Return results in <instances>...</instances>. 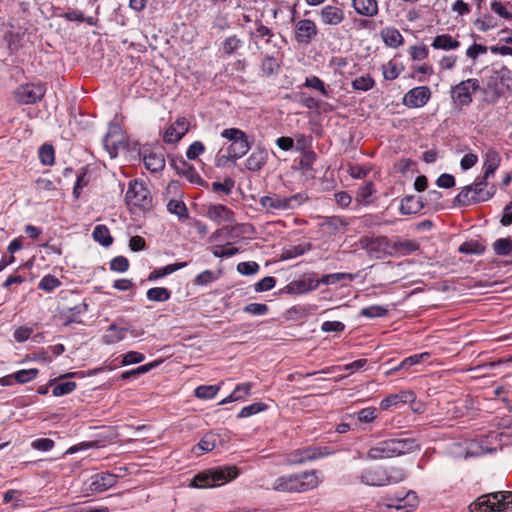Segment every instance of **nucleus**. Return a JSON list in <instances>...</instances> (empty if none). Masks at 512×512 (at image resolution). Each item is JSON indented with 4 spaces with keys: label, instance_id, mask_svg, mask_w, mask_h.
Wrapping results in <instances>:
<instances>
[{
    "label": "nucleus",
    "instance_id": "57",
    "mask_svg": "<svg viewBox=\"0 0 512 512\" xmlns=\"http://www.w3.org/2000/svg\"><path fill=\"white\" fill-rule=\"evenodd\" d=\"M39 159L44 165H52L54 163V148L52 145L44 144L39 149Z\"/></svg>",
    "mask_w": 512,
    "mask_h": 512
},
{
    "label": "nucleus",
    "instance_id": "31",
    "mask_svg": "<svg viewBox=\"0 0 512 512\" xmlns=\"http://www.w3.org/2000/svg\"><path fill=\"white\" fill-rule=\"evenodd\" d=\"M419 249V245L414 240H397L392 243V253H398L400 255H409Z\"/></svg>",
    "mask_w": 512,
    "mask_h": 512
},
{
    "label": "nucleus",
    "instance_id": "5",
    "mask_svg": "<svg viewBox=\"0 0 512 512\" xmlns=\"http://www.w3.org/2000/svg\"><path fill=\"white\" fill-rule=\"evenodd\" d=\"M470 512H507L512 510V492L499 491L478 497L469 505Z\"/></svg>",
    "mask_w": 512,
    "mask_h": 512
},
{
    "label": "nucleus",
    "instance_id": "53",
    "mask_svg": "<svg viewBox=\"0 0 512 512\" xmlns=\"http://www.w3.org/2000/svg\"><path fill=\"white\" fill-rule=\"evenodd\" d=\"M76 386L77 384L74 381L59 382L53 386L52 392L54 396L59 397L71 393L75 390Z\"/></svg>",
    "mask_w": 512,
    "mask_h": 512
},
{
    "label": "nucleus",
    "instance_id": "56",
    "mask_svg": "<svg viewBox=\"0 0 512 512\" xmlns=\"http://www.w3.org/2000/svg\"><path fill=\"white\" fill-rule=\"evenodd\" d=\"M303 86L313 88L324 96L329 94L325 83L317 76L307 77Z\"/></svg>",
    "mask_w": 512,
    "mask_h": 512
},
{
    "label": "nucleus",
    "instance_id": "29",
    "mask_svg": "<svg viewBox=\"0 0 512 512\" xmlns=\"http://www.w3.org/2000/svg\"><path fill=\"white\" fill-rule=\"evenodd\" d=\"M432 47L442 50H455L460 47V42L449 34H441L433 39Z\"/></svg>",
    "mask_w": 512,
    "mask_h": 512
},
{
    "label": "nucleus",
    "instance_id": "43",
    "mask_svg": "<svg viewBox=\"0 0 512 512\" xmlns=\"http://www.w3.org/2000/svg\"><path fill=\"white\" fill-rule=\"evenodd\" d=\"M493 250L498 256H507L512 253V239L499 238L493 243Z\"/></svg>",
    "mask_w": 512,
    "mask_h": 512
},
{
    "label": "nucleus",
    "instance_id": "23",
    "mask_svg": "<svg viewBox=\"0 0 512 512\" xmlns=\"http://www.w3.org/2000/svg\"><path fill=\"white\" fill-rule=\"evenodd\" d=\"M268 152L264 147H257L246 159L245 167L249 171L257 172L267 163Z\"/></svg>",
    "mask_w": 512,
    "mask_h": 512
},
{
    "label": "nucleus",
    "instance_id": "39",
    "mask_svg": "<svg viewBox=\"0 0 512 512\" xmlns=\"http://www.w3.org/2000/svg\"><path fill=\"white\" fill-rule=\"evenodd\" d=\"M147 298L154 302H165L170 299L171 291L165 287H154L147 291Z\"/></svg>",
    "mask_w": 512,
    "mask_h": 512
},
{
    "label": "nucleus",
    "instance_id": "11",
    "mask_svg": "<svg viewBox=\"0 0 512 512\" xmlns=\"http://www.w3.org/2000/svg\"><path fill=\"white\" fill-rule=\"evenodd\" d=\"M333 451L327 446H309L292 451L287 457L289 465H299L329 456Z\"/></svg>",
    "mask_w": 512,
    "mask_h": 512
},
{
    "label": "nucleus",
    "instance_id": "58",
    "mask_svg": "<svg viewBox=\"0 0 512 512\" xmlns=\"http://www.w3.org/2000/svg\"><path fill=\"white\" fill-rule=\"evenodd\" d=\"M63 17L68 21L86 22L89 25L94 24L93 17L86 18L81 11L76 9L67 11L66 13H64Z\"/></svg>",
    "mask_w": 512,
    "mask_h": 512
},
{
    "label": "nucleus",
    "instance_id": "49",
    "mask_svg": "<svg viewBox=\"0 0 512 512\" xmlns=\"http://www.w3.org/2000/svg\"><path fill=\"white\" fill-rule=\"evenodd\" d=\"M388 313V310L380 305H372L361 309L360 315L366 318H379L384 317Z\"/></svg>",
    "mask_w": 512,
    "mask_h": 512
},
{
    "label": "nucleus",
    "instance_id": "7",
    "mask_svg": "<svg viewBox=\"0 0 512 512\" xmlns=\"http://www.w3.org/2000/svg\"><path fill=\"white\" fill-rule=\"evenodd\" d=\"M221 136L231 144L227 148V159L236 161L242 158L249 151L251 144L246 133L238 128H227L221 132Z\"/></svg>",
    "mask_w": 512,
    "mask_h": 512
},
{
    "label": "nucleus",
    "instance_id": "60",
    "mask_svg": "<svg viewBox=\"0 0 512 512\" xmlns=\"http://www.w3.org/2000/svg\"><path fill=\"white\" fill-rule=\"evenodd\" d=\"M128 268H129V261L124 256L114 257L110 261V270H112L114 272L123 273V272H126L128 270Z\"/></svg>",
    "mask_w": 512,
    "mask_h": 512
},
{
    "label": "nucleus",
    "instance_id": "52",
    "mask_svg": "<svg viewBox=\"0 0 512 512\" xmlns=\"http://www.w3.org/2000/svg\"><path fill=\"white\" fill-rule=\"evenodd\" d=\"M351 84L355 90L368 91L373 88L375 82L372 77L365 75L355 78Z\"/></svg>",
    "mask_w": 512,
    "mask_h": 512
},
{
    "label": "nucleus",
    "instance_id": "19",
    "mask_svg": "<svg viewBox=\"0 0 512 512\" xmlns=\"http://www.w3.org/2000/svg\"><path fill=\"white\" fill-rule=\"evenodd\" d=\"M206 216L218 225L224 222L230 223L235 221L234 212L223 204L209 205Z\"/></svg>",
    "mask_w": 512,
    "mask_h": 512
},
{
    "label": "nucleus",
    "instance_id": "48",
    "mask_svg": "<svg viewBox=\"0 0 512 512\" xmlns=\"http://www.w3.org/2000/svg\"><path fill=\"white\" fill-rule=\"evenodd\" d=\"M218 440V435L211 432L206 433L198 443V447L204 452L212 451L217 446Z\"/></svg>",
    "mask_w": 512,
    "mask_h": 512
},
{
    "label": "nucleus",
    "instance_id": "35",
    "mask_svg": "<svg viewBox=\"0 0 512 512\" xmlns=\"http://www.w3.org/2000/svg\"><path fill=\"white\" fill-rule=\"evenodd\" d=\"M375 193V187L372 182H366L361 185L356 192V200L360 204L367 205L371 202V196Z\"/></svg>",
    "mask_w": 512,
    "mask_h": 512
},
{
    "label": "nucleus",
    "instance_id": "25",
    "mask_svg": "<svg viewBox=\"0 0 512 512\" xmlns=\"http://www.w3.org/2000/svg\"><path fill=\"white\" fill-rule=\"evenodd\" d=\"M397 504H389V507H395L398 510H405V512H410L418 505V497L414 491H408L404 496H398Z\"/></svg>",
    "mask_w": 512,
    "mask_h": 512
},
{
    "label": "nucleus",
    "instance_id": "27",
    "mask_svg": "<svg viewBox=\"0 0 512 512\" xmlns=\"http://www.w3.org/2000/svg\"><path fill=\"white\" fill-rule=\"evenodd\" d=\"M352 5L355 11L363 16L371 17L378 12L376 0H353Z\"/></svg>",
    "mask_w": 512,
    "mask_h": 512
},
{
    "label": "nucleus",
    "instance_id": "22",
    "mask_svg": "<svg viewBox=\"0 0 512 512\" xmlns=\"http://www.w3.org/2000/svg\"><path fill=\"white\" fill-rule=\"evenodd\" d=\"M321 22L325 25L337 26L345 19L344 11L336 6L327 5L319 11Z\"/></svg>",
    "mask_w": 512,
    "mask_h": 512
},
{
    "label": "nucleus",
    "instance_id": "2",
    "mask_svg": "<svg viewBox=\"0 0 512 512\" xmlns=\"http://www.w3.org/2000/svg\"><path fill=\"white\" fill-rule=\"evenodd\" d=\"M356 478L361 484L381 487L404 481L407 478V472L399 466H370L359 471Z\"/></svg>",
    "mask_w": 512,
    "mask_h": 512
},
{
    "label": "nucleus",
    "instance_id": "9",
    "mask_svg": "<svg viewBox=\"0 0 512 512\" xmlns=\"http://www.w3.org/2000/svg\"><path fill=\"white\" fill-rule=\"evenodd\" d=\"M304 201L305 197L300 193L288 197L272 194L262 196L259 200V203L263 209L274 212L295 209L299 207Z\"/></svg>",
    "mask_w": 512,
    "mask_h": 512
},
{
    "label": "nucleus",
    "instance_id": "62",
    "mask_svg": "<svg viewBox=\"0 0 512 512\" xmlns=\"http://www.w3.org/2000/svg\"><path fill=\"white\" fill-rule=\"evenodd\" d=\"M243 311L251 315L261 316L266 315L269 311V308L266 304L250 303L243 308Z\"/></svg>",
    "mask_w": 512,
    "mask_h": 512
},
{
    "label": "nucleus",
    "instance_id": "37",
    "mask_svg": "<svg viewBox=\"0 0 512 512\" xmlns=\"http://www.w3.org/2000/svg\"><path fill=\"white\" fill-rule=\"evenodd\" d=\"M355 277H356V275H354L352 273L338 272V273H331V274L323 275L320 279L318 278V281H319V284L331 285V284L341 282L343 280L352 281L355 279Z\"/></svg>",
    "mask_w": 512,
    "mask_h": 512
},
{
    "label": "nucleus",
    "instance_id": "51",
    "mask_svg": "<svg viewBox=\"0 0 512 512\" xmlns=\"http://www.w3.org/2000/svg\"><path fill=\"white\" fill-rule=\"evenodd\" d=\"M310 248H311L310 244H299V245L292 246L283 251L282 258L283 259L296 258L298 256L303 255L305 252L309 251Z\"/></svg>",
    "mask_w": 512,
    "mask_h": 512
},
{
    "label": "nucleus",
    "instance_id": "18",
    "mask_svg": "<svg viewBox=\"0 0 512 512\" xmlns=\"http://www.w3.org/2000/svg\"><path fill=\"white\" fill-rule=\"evenodd\" d=\"M190 123L184 118H178L165 131L163 140L166 143H176L189 131Z\"/></svg>",
    "mask_w": 512,
    "mask_h": 512
},
{
    "label": "nucleus",
    "instance_id": "21",
    "mask_svg": "<svg viewBox=\"0 0 512 512\" xmlns=\"http://www.w3.org/2000/svg\"><path fill=\"white\" fill-rule=\"evenodd\" d=\"M501 163L500 154L493 148H489L484 154L483 162V176L480 178L487 182V180L494 176L496 170Z\"/></svg>",
    "mask_w": 512,
    "mask_h": 512
},
{
    "label": "nucleus",
    "instance_id": "10",
    "mask_svg": "<svg viewBox=\"0 0 512 512\" xmlns=\"http://www.w3.org/2000/svg\"><path fill=\"white\" fill-rule=\"evenodd\" d=\"M46 93V84L37 81L19 85L13 92L15 101L20 105H33L40 102Z\"/></svg>",
    "mask_w": 512,
    "mask_h": 512
},
{
    "label": "nucleus",
    "instance_id": "24",
    "mask_svg": "<svg viewBox=\"0 0 512 512\" xmlns=\"http://www.w3.org/2000/svg\"><path fill=\"white\" fill-rule=\"evenodd\" d=\"M143 162L147 170L157 173L165 168V157L161 152H150L143 155Z\"/></svg>",
    "mask_w": 512,
    "mask_h": 512
},
{
    "label": "nucleus",
    "instance_id": "40",
    "mask_svg": "<svg viewBox=\"0 0 512 512\" xmlns=\"http://www.w3.org/2000/svg\"><path fill=\"white\" fill-rule=\"evenodd\" d=\"M181 167L176 166V169L179 174H182L185 176L191 183H201L202 178L200 175L196 172L195 168L191 165H189L185 161L180 162Z\"/></svg>",
    "mask_w": 512,
    "mask_h": 512
},
{
    "label": "nucleus",
    "instance_id": "64",
    "mask_svg": "<svg viewBox=\"0 0 512 512\" xmlns=\"http://www.w3.org/2000/svg\"><path fill=\"white\" fill-rule=\"evenodd\" d=\"M276 279L272 276H266L254 285L256 292L269 291L275 287Z\"/></svg>",
    "mask_w": 512,
    "mask_h": 512
},
{
    "label": "nucleus",
    "instance_id": "30",
    "mask_svg": "<svg viewBox=\"0 0 512 512\" xmlns=\"http://www.w3.org/2000/svg\"><path fill=\"white\" fill-rule=\"evenodd\" d=\"M127 328L118 327L115 324H111L106 333L103 335V342L106 344H115L122 341L125 338Z\"/></svg>",
    "mask_w": 512,
    "mask_h": 512
},
{
    "label": "nucleus",
    "instance_id": "16",
    "mask_svg": "<svg viewBox=\"0 0 512 512\" xmlns=\"http://www.w3.org/2000/svg\"><path fill=\"white\" fill-rule=\"evenodd\" d=\"M431 97L428 86H418L410 89L403 97V104L408 108H420L426 105Z\"/></svg>",
    "mask_w": 512,
    "mask_h": 512
},
{
    "label": "nucleus",
    "instance_id": "46",
    "mask_svg": "<svg viewBox=\"0 0 512 512\" xmlns=\"http://www.w3.org/2000/svg\"><path fill=\"white\" fill-rule=\"evenodd\" d=\"M218 385H201L195 389V396L199 399H212L219 391Z\"/></svg>",
    "mask_w": 512,
    "mask_h": 512
},
{
    "label": "nucleus",
    "instance_id": "14",
    "mask_svg": "<svg viewBox=\"0 0 512 512\" xmlns=\"http://www.w3.org/2000/svg\"><path fill=\"white\" fill-rule=\"evenodd\" d=\"M319 281L315 272L305 273L298 279H295L288 283L285 287L286 293L290 295L305 294L310 291L317 289Z\"/></svg>",
    "mask_w": 512,
    "mask_h": 512
},
{
    "label": "nucleus",
    "instance_id": "61",
    "mask_svg": "<svg viewBox=\"0 0 512 512\" xmlns=\"http://www.w3.org/2000/svg\"><path fill=\"white\" fill-rule=\"evenodd\" d=\"M376 416L377 409L375 407L363 408L357 413V419L362 423H371Z\"/></svg>",
    "mask_w": 512,
    "mask_h": 512
},
{
    "label": "nucleus",
    "instance_id": "44",
    "mask_svg": "<svg viewBox=\"0 0 512 512\" xmlns=\"http://www.w3.org/2000/svg\"><path fill=\"white\" fill-rule=\"evenodd\" d=\"M88 309V305L84 302H81L74 307H71L68 309L67 314H65L66 317V323L71 322H80V315L82 313H85Z\"/></svg>",
    "mask_w": 512,
    "mask_h": 512
},
{
    "label": "nucleus",
    "instance_id": "41",
    "mask_svg": "<svg viewBox=\"0 0 512 512\" xmlns=\"http://www.w3.org/2000/svg\"><path fill=\"white\" fill-rule=\"evenodd\" d=\"M250 38H266V42L270 43L271 38L274 36L273 31L265 26L261 20L255 21V31L249 32Z\"/></svg>",
    "mask_w": 512,
    "mask_h": 512
},
{
    "label": "nucleus",
    "instance_id": "54",
    "mask_svg": "<svg viewBox=\"0 0 512 512\" xmlns=\"http://www.w3.org/2000/svg\"><path fill=\"white\" fill-rule=\"evenodd\" d=\"M279 69L277 60L270 55H266L261 63V70L266 76L273 75Z\"/></svg>",
    "mask_w": 512,
    "mask_h": 512
},
{
    "label": "nucleus",
    "instance_id": "45",
    "mask_svg": "<svg viewBox=\"0 0 512 512\" xmlns=\"http://www.w3.org/2000/svg\"><path fill=\"white\" fill-rule=\"evenodd\" d=\"M268 408V406L263 402H255L251 405L243 407L238 413V418H247L257 413L263 412Z\"/></svg>",
    "mask_w": 512,
    "mask_h": 512
},
{
    "label": "nucleus",
    "instance_id": "63",
    "mask_svg": "<svg viewBox=\"0 0 512 512\" xmlns=\"http://www.w3.org/2000/svg\"><path fill=\"white\" fill-rule=\"evenodd\" d=\"M205 151V146L201 141H194L186 151V157L189 160H195Z\"/></svg>",
    "mask_w": 512,
    "mask_h": 512
},
{
    "label": "nucleus",
    "instance_id": "12",
    "mask_svg": "<svg viewBox=\"0 0 512 512\" xmlns=\"http://www.w3.org/2000/svg\"><path fill=\"white\" fill-rule=\"evenodd\" d=\"M3 4L8 16L7 25L10 28H15L30 16L31 4L28 1L5 0Z\"/></svg>",
    "mask_w": 512,
    "mask_h": 512
},
{
    "label": "nucleus",
    "instance_id": "4",
    "mask_svg": "<svg viewBox=\"0 0 512 512\" xmlns=\"http://www.w3.org/2000/svg\"><path fill=\"white\" fill-rule=\"evenodd\" d=\"M238 475L239 469L236 466H219L195 475L191 486L197 488L216 487L236 479Z\"/></svg>",
    "mask_w": 512,
    "mask_h": 512
},
{
    "label": "nucleus",
    "instance_id": "13",
    "mask_svg": "<svg viewBox=\"0 0 512 512\" xmlns=\"http://www.w3.org/2000/svg\"><path fill=\"white\" fill-rule=\"evenodd\" d=\"M478 89L479 81L470 78L452 87L451 98L458 107L468 106L472 103V93Z\"/></svg>",
    "mask_w": 512,
    "mask_h": 512
},
{
    "label": "nucleus",
    "instance_id": "42",
    "mask_svg": "<svg viewBox=\"0 0 512 512\" xmlns=\"http://www.w3.org/2000/svg\"><path fill=\"white\" fill-rule=\"evenodd\" d=\"M167 210L171 214H175L179 219L188 218V210L185 203L181 200L171 199L167 204Z\"/></svg>",
    "mask_w": 512,
    "mask_h": 512
},
{
    "label": "nucleus",
    "instance_id": "33",
    "mask_svg": "<svg viewBox=\"0 0 512 512\" xmlns=\"http://www.w3.org/2000/svg\"><path fill=\"white\" fill-rule=\"evenodd\" d=\"M421 201L415 199L414 196H406L402 199L400 204V212L403 215L416 214L422 209Z\"/></svg>",
    "mask_w": 512,
    "mask_h": 512
},
{
    "label": "nucleus",
    "instance_id": "32",
    "mask_svg": "<svg viewBox=\"0 0 512 512\" xmlns=\"http://www.w3.org/2000/svg\"><path fill=\"white\" fill-rule=\"evenodd\" d=\"M186 266H187L186 262H179V263H173V264H169L164 267L155 269L149 274L148 280L155 281L159 278L165 277V276H167L179 269H182Z\"/></svg>",
    "mask_w": 512,
    "mask_h": 512
},
{
    "label": "nucleus",
    "instance_id": "15",
    "mask_svg": "<svg viewBox=\"0 0 512 512\" xmlns=\"http://www.w3.org/2000/svg\"><path fill=\"white\" fill-rule=\"evenodd\" d=\"M364 247L369 256L376 259H381L392 254V243L387 236H378L376 238L366 240Z\"/></svg>",
    "mask_w": 512,
    "mask_h": 512
},
{
    "label": "nucleus",
    "instance_id": "36",
    "mask_svg": "<svg viewBox=\"0 0 512 512\" xmlns=\"http://www.w3.org/2000/svg\"><path fill=\"white\" fill-rule=\"evenodd\" d=\"M458 251L467 255H481L485 251V246L477 240H470L463 242Z\"/></svg>",
    "mask_w": 512,
    "mask_h": 512
},
{
    "label": "nucleus",
    "instance_id": "28",
    "mask_svg": "<svg viewBox=\"0 0 512 512\" xmlns=\"http://www.w3.org/2000/svg\"><path fill=\"white\" fill-rule=\"evenodd\" d=\"M380 35L384 43L389 47L397 48L403 44V36L396 28H384L381 30Z\"/></svg>",
    "mask_w": 512,
    "mask_h": 512
},
{
    "label": "nucleus",
    "instance_id": "8",
    "mask_svg": "<svg viewBox=\"0 0 512 512\" xmlns=\"http://www.w3.org/2000/svg\"><path fill=\"white\" fill-rule=\"evenodd\" d=\"M125 201L130 209L134 208L140 211H147L152 208L150 191L143 182L137 180L130 182L125 195Z\"/></svg>",
    "mask_w": 512,
    "mask_h": 512
},
{
    "label": "nucleus",
    "instance_id": "17",
    "mask_svg": "<svg viewBox=\"0 0 512 512\" xmlns=\"http://www.w3.org/2000/svg\"><path fill=\"white\" fill-rule=\"evenodd\" d=\"M318 29L314 21L302 19L295 24V40L299 44L308 45L317 36Z\"/></svg>",
    "mask_w": 512,
    "mask_h": 512
},
{
    "label": "nucleus",
    "instance_id": "20",
    "mask_svg": "<svg viewBox=\"0 0 512 512\" xmlns=\"http://www.w3.org/2000/svg\"><path fill=\"white\" fill-rule=\"evenodd\" d=\"M90 489L95 492H103L113 487L118 476L109 472H100L91 477Z\"/></svg>",
    "mask_w": 512,
    "mask_h": 512
},
{
    "label": "nucleus",
    "instance_id": "47",
    "mask_svg": "<svg viewBox=\"0 0 512 512\" xmlns=\"http://www.w3.org/2000/svg\"><path fill=\"white\" fill-rule=\"evenodd\" d=\"M37 375H38V370L35 368L22 369V370H19V371H16L13 373L15 382H17L19 384L28 383V382L32 381L33 379H35L37 377Z\"/></svg>",
    "mask_w": 512,
    "mask_h": 512
},
{
    "label": "nucleus",
    "instance_id": "34",
    "mask_svg": "<svg viewBox=\"0 0 512 512\" xmlns=\"http://www.w3.org/2000/svg\"><path fill=\"white\" fill-rule=\"evenodd\" d=\"M92 235L94 240L104 247L110 246L113 242L110 231L105 225H97L94 228Z\"/></svg>",
    "mask_w": 512,
    "mask_h": 512
},
{
    "label": "nucleus",
    "instance_id": "50",
    "mask_svg": "<svg viewBox=\"0 0 512 512\" xmlns=\"http://www.w3.org/2000/svg\"><path fill=\"white\" fill-rule=\"evenodd\" d=\"M243 45V41L239 39L237 36L233 35L226 38L222 43L223 52L226 55H231Z\"/></svg>",
    "mask_w": 512,
    "mask_h": 512
},
{
    "label": "nucleus",
    "instance_id": "26",
    "mask_svg": "<svg viewBox=\"0 0 512 512\" xmlns=\"http://www.w3.org/2000/svg\"><path fill=\"white\" fill-rule=\"evenodd\" d=\"M430 357V353L423 352L419 354H414L412 356H409L405 359H403L398 366L392 368L387 372V374H392L393 372L399 371V370H407L410 367L420 364L423 361L428 360Z\"/></svg>",
    "mask_w": 512,
    "mask_h": 512
},
{
    "label": "nucleus",
    "instance_id": "3",
    "mask_svg": "<svg viewBox=\"0 0 512 512\" xmlns=\"http://www.w3.org/2000/svg\"><path fill=\"white\" fill-rule=\"evenodd\" d=\"M419 449L420 445L414 438H390L371 447L367 452V457L371 460L386 459L412 453Z\"/></svg>",
    "mask_w": 512,
    "mask_h": 512
},
{
    "label": "nucleus",
    "instance_id": "6",
    "mask_svg": "<svg viewBox=\"0 0 512 512\" xmlns=\"http://www.w3.org/2000/svg\"><path fill=\"white\" fill-rule=\"evenodd\" d=\"M486 187L487 182L482 179L476 180L475 183L465 186L454 198V205L465 207L491 199L495 194V187L491 186L490 189H486Z\"/></svg>",
    "mask_w": 512,
    "mask_h": 512
},
{
    "label": "nucleus",
    "instance_id": "59",
    "mask_svg": "<svg viewBox=\"0 0 512 512\" xmlns=\"http://www.w3.org/2000/svg\"><path fill=\"white\" fill-rule=\"evenodd\" d=\"M236 227L225 226L215 230L208 238L210 243H214L219 240H225L229 238V235L233 233Z\"/></svg>",
    "mask_w": 512,
    "mask_h": 512
},
{
    "label": "nucleus",
    "instance_id": "1",
    "mask_svg": "<svg viewBox=\"0 0 512 512\" xmlns=\"http://www.w3.org/2000/svg\"><path fill=\"white\" fill-rule=\"evenodd\" d=\"M258 486L267 491L279 493H304L317 488L322 482L318 470L280 475L276 478L262 475L257 479Z\"/></svg>",
    "mask_w": 512,
    "mask_h": 512
},
{
    "label": "nucleus",
    "instance_id": "38",
    "mask_svg": "<svg viewBox=\"0 0 512 512\" xmlns=\"http://www.w3.org/2000/svg\"><path fill=\"white\" fill-rule=\"evenodd\" d=\"M408 401V393L400 392L398 394H391L380 402V408L382 410H388L392 406H396L399 403H406Z\"/></svg>",
    "mask_w": 512,
    "mask_h": 512
},
{
    "label": "nucleus",
    "instance_id": "55",
    "mask_svg": "<svg viewBox=\"0 0 512 512\" xmlns=\"http://www.w3.org/2000/svg\"><path fill=\"white\" fill-rule=\"evenodd\" d=\"M60 285L61 282L57 277L53 275H46L40 280L38 288L46 292H52Z\"/></svg>",
    "mask_w": 512,
    "mask_h": 512
}]
</instances>
